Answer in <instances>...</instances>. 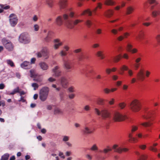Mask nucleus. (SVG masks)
Returning a JSON list of instances; mask_svg holds the SVG:
<instances>
[{
	"label": "nucleus",
	"mask_w": 160,
	"mask_h": 160,
	"mask_svg": "<svg viewBox=\"0 0 160 160\" xmlns=\"http://www.w3.org/2000/svg\"><path fill=\"white\" fill-rule=\"evenodd\" d=\"M94 110L95 113L98 116H101L104 120L110 118L111 117L110 112L106 108H101L100 109L95 108Z\"/></svg>",
	"instance_id": "obj_1"
},
{
	"label": "nucleus",
	"mask_w": 160,
	"mask_h": 160,
	"mask_svg": "<svg viewBox=\"0 0 160 160\" xmlns=\"http://www.w3.org/2000/svg\"><path fill=\"white\" fill-rule=\"evenodd\" d=\"M63 19L65 21V26L68 28L72 29L74 27V25H77L79 22H82V20L76 19L72 21L69 19V17L68 15L65 13L63 15Z\"/></svg>",
	"instance_id": "obj_2"
},
{
	"label": "nucleus",
	"mask_w": 160,
	"mask_h": 160,
	"mask_svg": "<svg viewBox=\"0 0 160 160\" xmlns=\"http://www.w3.org/2000/svg\"><path fill=\"white\" fill-rule=\"evenodd\" d=\"M49 92V89L48 87H44L40 89L39 93V98L42 101L44 102L47 100Z\"/></svg>",
	"instance_id": "obj_3"
},
{
	"label": "nucleus",
	"mask_w": 160,
	"mask_h": 160,
	"mask_svg": "<svg viewBox=\"0 0 160 160\" xmlns=\"http://www.w3.org/2000/svg\"><path fill=\"white\" fill-rule=\"evenodd\" d=\"M130 108L133 112H138L141 108V104L139 101L135 100L132 101L130 105Z\"/></svg>",
	"instance_id": "obj_4"
},
{
	"label": "nucleus",
	"mask_w": 160,
	"mask_h": 160,
	"mask_svg": "<svg viewBox=\"0 0 160 160\" xmlns=\"http://www.w3.org/2000/svg\"><path fill=\"white\" fill-rule=\"evenodd\" d=\"M9 18L10 26L13 27H15L18 21L17 16L14 13H12L10 15Z\"/></svg>",
	"instance_id": "obj_5"
},
{
	"label": "nucleus",
	"mask_w": 160,
	"mask_h": 160,
	"mask_svg": "<svg viewBox=\"0 0 160 160\" xmlns=\"http://www.w3.org/2000/svg\"><path fill=\"white\" fill-rule=\"evenodd\" d=\"M126 116L118 111H115L112 115V119L115 122H120L124 120Z\"/></svg>",
	"instance_id": "obj_6"
},
{
	"label": "nucleus",
	"mask_w": 160,
	"mask_h": 160,
	"mask_svg": "<svg viewBox=\"0 0 160 160\" xmlns=\"http://www.w3.org/2000/svg\"><path fill=\"white\" fill-rule=\"evenodd\" d=\"M20 42L24 43H28L30 42V39L29 35L27 33L21 34L19 38Z\"/></svg>",
	"instance_id": "obj_7"
},
{
	"label": "nucleus",
	"mask_w": 160,
	"mask_h": 160,
	"mask_svg": "<svg viewBox=\"0 0 160 160\" xmlns=\"http://www.w3.org/2000/svg\"><path fill=\"white\" fill-rule=\"evenodd\" d=\"M30 72L31 77L34 78V81L38 82H41L42 81V79L40 77V75L37 73L35 69H31L30 71Z\"/></svg>",
	"instance_id": "obj_8"
},
{
	"label": "nucleus",
	"mask_w": 160,
	"mask_h": 160,
	"mask_svg": "<svg viewBox=\"0 0 160 160\" xmlns=\"http://www.w3.org/2000/svg\"><path fill=\"white\" fill-rule=\"evenodd\" d=\"M155 6L152 5L151 9L153 10L152 12V15L153 17H156L160 15V5H157L155 3Z\"/></svg>",
	"instance_id": "obj_9"
},
{
	"label": "nucleus",
	"mask_w": 160,
	"mask_h": 160,
	"mask_svg": "<svg viewBox=\"0 0 160 160\" xmlns=\"http://www.w3.org/2000/svg\"><path fill=\"white\" fill-rule=\"evenodd\" d=\"M2 42L8 51H11L13 49V45L12 43L9 40L5 39H2Z\"/></svg>",
	"instance_id": "obj_10"
},
{
	"label": "nucleus",
	"mask_w": 160,
	"mask_h": 160,
	"mask_svg": "<svg viewBox=\"0 0 160 160\" xmlns=\"http://www.w3.org/2000/svg\"><path fill=\"white\" fill-rule=\"evenodd\" d=\"M60 69V67L58 65H57L52 69V72L53 73V76L58 77L61 75L62 72Z\"/></svg>",
	"instance_id": "obj_11"
},
{
	"label": "nucleus",
	"mask_w": 160,
	"mask_h": 160,
	"mask_svg": "<svg viewBox=\"0 0 160 160\" xmlns=\"http://www.w3.org/2000/svg\"><path fill=\"white\" fill-rule=\"evenodd\" d=\"M112 148L115 152L119 153H121L122 152H126L128 150V149L126 148H122L119 147L117 144H114L112 146Z\"/></svg>",
	"instance_id": "obj_12"
},
{
	"label": "nucleus",
	"mask_w": 160,
	"mask_h": 160,
	"mask_svg": "<svg viewBox=\"0 0 160 160\" xmlns=\"http://www.w3.org/2000/svg\"><path fill=\"white\" fill-rule=\"evenodd\" d=\"M148 108L146 107L144 108V114L143 115V117L145 119H148L150 118L152 116V113L151 111L148 110Z\"/></svg>",
	"instance_id": "obj_13"
},
{
	"label": "nucleus",
	"mask_w": 160,
	"mask_h": 160,
	"mask_svg": "<svg viewBox=\"0 0 160 160\" xmlns=\"http://www.w3.org/2000/svg\"><path fill=\"white\" fill-rule=\"evenodd\" d=\"M60 83L62 88H67L68 84V82L66 78L63 77L61 78Z\"/></svg>",
	"instance_id": "obj_14"
},
{
	"label": "nucleus",
	"mask_w": 160,
	"mask_h": 160,
	"mask_svg": "<svg viewBox=\"0 0 160 160\" xmlns=\"http://www.w3.org/2000/svg\"><path fill=\"white\" fill-rule=\"evenodd\" d=\"M40 68L43 71H47L49 68L48 65L44 62H41L38 64Z\"/></svg>",
	"instance_id": "obj_15"
},
{
	"label": "nucleus",
	"mask_w": 160,
	"mask_h": 160,
	"mask_svg": "<svg viewBox=\"0 0 160 160\" xmlns=\"http://www.w3.org/2000/svg\"><path fill=\"white\" fill-rule=\"evenodd\" d=\"M63 66L64 68L67 70H69L72 68L71 63L69 60L64 61Z\"/></svg>",
	"instance_id": "obj_16"
},
{
	"label": "nucleus",
	"mask_w": 160,
	"mask_h": 160,
	"mask_svg": "<svg viewBox=\"0 0 160 160\" xmlns=\"http://www.w3.org/2000/svg\"><path fill=\"white\" fill-rule=\"evenodd\" d=\"M42 57L45 59H47L49 58V51L48 49L46 47H44L41 50Z\"/></svg>",
	"instance_id": "obj_17"
},
{
	"label": "nucleus",
	"mask_w": 160,
	"mask_h": 160,
	"mask_svg": "<svg viewBox=\"0 0 160 160\" xmlns=\"http://www.w3.org/2000/svg\"><path fill=\"white\" fill-rule=\"evenodd\" d=\"M54 48L55 49H57L59 48V47L62 44V43L61 41L59 39H56L54 40Z\"/></svg>",
	"instance_id": "obj_18"
},
{
	"label": "nucleus",
	"mask_w": 160,
	"mask_h": 160,
	"mask_svg": "<svg viewBox=\"0 0 160 160\" xmlns=\"http://www.w3.org/2000/svg\"><path fill=\"white\" fill-rule=\"evenodd\" d=\"M82 131L85 134H90L93 132V131L87 126L84 127Z\"/></svg>",
	"instance_id": "obj_19"
},
{
	"label": "nucleus",
	"mask_w": 160,
	"mask_h": 160,
	"mask_svg": "<svg viewBox=\"0 0 160 160\" xmlns=\"http://www.w3.org/2000/svg\"><path fill=\"white\" fill-rule=\"evenodd\" d=\"M21 67L25 69H28L32 67L31 65L29 62L25 61L21 64Z\"/></svg>",
	"instance_id": "obj_20"
},
{
	"label": "nucleus",
	"mask_w": 160,
	"mask_h": 160,
	"mask_svg": "<svg viewBox=\"0 0 160 160\" xmlns=\"http://www.w3.org/2000/svg\"><path fill=\"white\" fill-rule=\"evenodd\" d=\"M67 0H61L59 2V6L60 9H64L67 6Z\"/></svg>",
	"instance_id": "obj_21"
},
{
	"label": "nucleus",
	"mask_w": 160,
	"mask_h": 160,
	"mask_svg": "<svg viewBox=\"0 0 160 160\" xmlns=\"http://www.w3.org/2000/svg\"><path fill=\"white\" fill-rule=\"evenodd\" d=\"M55 21L56 24L59 26L62 25L63 23V21L62 17L60 16L57 17Z\"/></svg>",
	"instance_id": "obj_22"
},
{
	"label": "nucleus",
	"mask_w": 160,
	"mask_h": 160,
	"mask_svg": "<svg viewBox=\"0 0 160 160\" xmlns=\"http://www.w3.org/2000/svg\"><path fill=\"white\" fill-rule=\"evenodd\" d=\"M141 58L140 57H137L135 59V61L136 62V63L135 64L134 66L136 69H137L138 68L140 65L139 62L141 60Z\"/></svg>",
	"instance_id": "obj_23"
},
{
	"label": "nucleus",
	"mask_w": 160,
	"mask_h": 160,
	"mask_svg": "<svg viewBox=\"0 0 160 160\" xmlns=\"http://www.w3.org/2000/svg\"><path fill=\"white\" fill-rule=\"evenodd\" d=\"M113 10L109 9L105 12V16L108 18H110L113 15Z\"/></svg>",
	"instance_id": "obj_24"
},
{
	"label": "nucleus",
	"mask_w": 160,
	"mask_h": 160,
	"mask_svg": "<svg viewBox=\"0 0 160 160\" xmlns=\"http://www.w3.org/2000/svg\"><path fill=\"white\" fill-rule=\"evenodd\" d=\"M115 3L113 0H106L104 1V4L107 5L112 6L114 5Z\"/></svg>",
	"instance_id": "obj_25"
},
{
	"label": "nucleus",
	"mask_w": 160,
	"mask_h": 160,
	"mask_svg": "<svg viewBox=\"0 0 160 160\" xmlns=\"http://www.w3.org/2000/svg\"><path fill=\"white\" fill-rule=\"evenodd\" d=\"M96 55L98 57L100 58L101 59H103L105 57L103 53V52L102 51H98L96 53Z\"/></svg>",
	"instance_id": "obj_26"
},
{
	"label": "nucleus",
	"mask_w": 160,
	"mask_h": 160,
	"mask_svg": "<svg viewBox=\"0 0 160 160\" xmlns=\"http://www.w3.org/2000/svg\"><path fill=\"white\" fill-rule=\"evenodd\" d=\"M144 35L143 33L141 32L136 37V39L137 41L140 42L143 38Z\"/></svg>",
	"instance_id": "obj_27"
},
{
	"label": "nucleus",
	"mask_w": 160,
	"mask_h": 160,
	"mask_svg": "<svg viewBox=\"0 0 160 160\" xmlns=\"http://www.w3.org/2000/svg\"><path fill=\"white\" fill-rule=\"evenodd\" d=\"M18 92H19V88L18 87L14 89L12 92L8 94L9 95H13Z\"/></svg>",
	"instance_id": "obj_28"
},
{
	"label": "nucleus",
	"mask_w": 160,
	"mask_h": 160,
	"mask_svg": "<svg viewBox=\"0 0 160 160\" xmlns=\"http://www.w3.org/2000/svg\"><path fill=\"white\" fill-rule=\"evenodd\" d=\"M46 3L48 6L50 8H52L53 6V1L52 0H47Z\"/></svg>",
	"instance_id": "obj_29"
},
{
	"label": "nucleus",
	"mask_w": 160,
	"mask_h": 160,
	"mask_svg": "<svg viewBox=\"0 0 160 160\" xmlns=\"http://www.w3.org/2000/svg\"><path fill=\"white\" fill-rule=\"evenodd\" d=\"M62 113L61 110L58 108H56L54 109V113L55 114H61Z\"/></svg>",
	"instance_id": "obj_30"
},
{
	"label": "nucleus",
	"mask_w": 160,
	"mask_h": 160,
	"mask_svg": "<svg viewBox=\"0 0 160 160\" xmlns=\"http://www.w3.org/2000/svg\"><path fill=\"white\" fill-rule=\"evenodd\" d=\"M137 76L138 77V79L140 80H143V72L142 71H140L137 74Z\"/></svg>",
	"instance_id": "obj_31"
},
{
	"label": "nucleus",
	"mask_w": 160,
	"mask_h": 160,
	"mask_svg": "<svg viewBox=\"0 0 160 160\" xmlns=\"http://www.w3.org/2000/svg\"><path fill=\"white\" fill-rule=\"evenodd\" d=\"M134 9L131 7H128L127 9L126 14H131L132 12L133 11Z\"/></svg>",
	"instance_id": "obj_32"
},
{
	"label": "nucleus",
	"mask_w": 160,
	"mask_h": 160,
	"mask_svg": "<svg viewBox=\"0 0 160 160\" xmlns=\"http://www.w3.org/2000/svg\"><path fill=\"white\" fill-rule=\"evenodd\" d=\"M87 14L89 16L92 15V12L89 9H87L84 11L81 14V15H84L85 14Z\"/></svg>",
	"instance_id": "obj_33"
},
{
	"label": "nucleus",
	"mask_w": 160,
	"mask_h": 160,
	"mask_svg": "<svg viewBox=\"0 0 160 160\" xmlns=\"http://www.w3.org/2000/svg\"><path fill=\"white\" fill-rule=\"evenodd\" d=\"M104 100L101 98H99L97 101V103L100 105H102L104 104Z\"/></svg>",
	"instance_id": "obj_34"
},
{
	"label": "nucleus",
	"mask_w": 160,
	"mask_h": 160,
	"mask_svg": "<svg viewBox=\"0 0 160 160\" xmlns=\"http://www.w3.org/2000/svg\"><path fill=\"white\" fill-rule=\"evenodd\" d=\"M98 149V147L96 144L93 145L90 148V150L92 151H97Z\"/></svg>",
	"instance_id": "obj_35"
},
{
	"label": "nucleus",
	"mask_w": 160,
	"mask_h": 160,
	"mask_svg": "<svg viewBox=\"0 0 160 160\" xmlns=\"http://www.w3.org/2000/svg\"><path fill=\"white\" fill-rule=\"evenodd\" d=\"M9 156V154L8 153L5 154L2 156L1 160H8Z\"/></svg>",
	"instance_id": "obj_36"
},
{
	"label": "nucleus",
	"mask_w": 160,
	"mask_h": 160,
	"mask_svg": "<svg viewBox=\"0 0 160 160\" xmlns=\"http://www.w3.org/2000/svg\"><path fill=\"white\" fill-rule=\"evenodd\" d=\"M69 136L66 135L63 136H62V140L63 142H66L69 140Z\"/></svg>",
	"instance_id": "obj_37"
},
{
	"label": "nucleus",
	"mask_w": 160,
	"mask_h": 160,
	"mask_svg": "<svg viewBox=\"0 0 160 160\" xmlns=\"http://www.w3.org/2000/svg\"><path fill=\"white\" fill-rule=\"evenodd\" d=\"M128 137L130 138L129 140L131 142H134L136 140L135 138L132 137V134L131 133L129 134Z\"/></svg>",
	"instance_id": "obj_38"
},
{
	"label": "nucleus",
	"mask_w": 160,
	"mask_h": 160,
	"mask_svg": "<svg viewBox=\"0 0 160 160\" xmlns=\"http://www.w3.org/2000/svg\"><path fill=\"white\" fill-rule=\"evenodd\" d=\"M126 106V104L124 102L120 103L118 105L119 107L121 109H123Z\"/></svg>",
	"instance_id": "obj_39"
},
{
	"label": "nucleus",
	"mask_w": 160,
	"mask_h": 160,
	"mask_svg": "<svg viewBox=\"0 0 160 160\" xmlns=\"http://www.w3.org/2000/svg\"><path fill=\"white\" fill-rule=\"evenodd\" d=\"M68 90L70 92H75V88L73 86H71L68 88Z\"/></svg>",
	"instance_id": "obj_40"
},
{
	"label": "nucleus",
	"mask_w": 160,
	"mask_h": 160,
	"mask_svg": "<svg viewBox=\"0 0 160 160\" xmlns=\"http://www.w3.org/2000/svg\"><path fill=\"white\" fill-rule=\"evenodd\" d=\"M152 123L148 122H144L141 123V125L145 127H149L152 125Z\"/></svg>",
	"instance_id": "obj_41"
},
{
	"label": "nucleus",
	"mask_w": 160,
	"mask_h": 160,
	"mask_svg": "<svg viewBox=\"0 0 160 160\" xmlns=\"http://www.w3.org/2000/svg\"><path fill=\"white\" fill-rule=\"evenodd\" d=\"M7 64L10 65L11 67H13L14 66L13 62L10 60H8L6 61Z\"/></svg>",
	"instance_id": "obj_42"
},
{
	"label": "nucleus",
	"mask_w": 160,
	"mask_h": 160,
	"mask_svg": "<svg viewBox=\"0 0 160 160\" xmlns=\"http://www.w3.org/2000/svg\"><path fill=\"white\" fill-rule=\"evenodd\" d=\"M121 57L120 55L117 56L113 58L114 61L115 62H117L120 59Z\"/></svg>",
	"instance_id": "obj_43"
},
{
	"label": "nucleus",
	"mask_w": 160,
	"mask_h": 160,
	"mask_svg": "<svg viewBox=\"0 0 160 160\" xmlns=\"http://www.w3.org/2000/svg\"><path fill=\"white\" fill-rule=\"evenodd\" d=\"M56 79L52 77H49L47 80V81L49 82H52L56 81Z\"/></svg>",
	"instance_id": "obj_44"
},
{
	"label": "nucleus",
	"mask_w": 160,
	"mask_h": 160,
	"mask_svg": "<svg viewBox=\"0 0 160 160\" xmlns=\"http://www.w3.org/2000/svg\"><path fill=\"white\" fill-rule=\"evenodd\" d=\"M59 54L62 57L65 56L67 55V53L64 50H62L60 52Z\"/></svg>",
	"instance_id": "obj_45"
},
{
	"label": "nucleus",
	"mask_w": 160,
	"mask_h": 160,
	"mask_svg": "<svg viewBox=\"0 0 160 160\" xmlns=\"http://www.w3.org/2000/svg\"><path fill=\"white\" fill-rule=\"evenodd\" d=\"M32 86L34 88V90H36L38 87V85L36 83H32Z\"/></svg>",
	"instance_id": "obj_46"
},
{
	"label": "nucleus",
	"mask_w": 160,
	"mask_h": 160,
	"mask_svg": "<svg viewBox=\"0 0 160 160\" xmlns=\"http://www.w3.org/2000/svg\"><path fill=\"white\" fill-rule=\"evenodd\" d=\"M86 24L87 26L89 28L92 24V22L90 20H87L86 22Z\"/></svg>",
	"instance_id": "obj_47"
},
{
	"label": "nucleus",
	"mask_w": 160,
	"mask_h": 160,
	"mask_svg": "<svg viewBox=\"0 0 160 160\" xmlns=\"http://www.w3.org/2000/svg\"><path fill=\"white\" fill-rule=\"evenodd\" d=\"M147 158L146 156L144 155H141L137 160H145Z\"/></svg>",
	"instance_id": "obj_48"
},
{
	"label": "nucleus",
	"mask_w": 160,
	"mask_h": 160,
	"mask_svg": "<svg viewBox=\"0 0 160 160\" xmlns=\"http://www.w3.org/2000/svg\"><path fill=\"white\" fill-rule=\"evenodd\" d=\"M0 6L1 8L4 9H7L10 8V6L9 5L5 6L4 5L0 4Z\"/></svg>",
	"instance_id": "obj_49"
},
{
	"label": "nucleus",
	"mask_w": 160,
	"mask_h": 160,
	"mask_svg": "<svg viewBox=\"0 0 160 160\" xmlns=\"http://www.w3.org/2000/svg\"><path fill=\"white\" fill-rule=\"evenodd\" d=\"M132 46L131 44L129 43H128L127 45V48L128 50L130 52V51L132 49Z\"/></svg>",
	"instance_id": "obj_50"
},
{
	"label": "nucleus",
	"mask_w": 160,
	"mask_h": 160,
	"mask_svg": "<svg viewBox=\"0 0 160 160\" xmlns=\"http://www.w3.org/2000/svg\"><path fill=\"white\" fill-rule=\"evenodd\" d=\"M33 28L35 31H37L39 30V26L37 24H35L33 26Z\"/></svg>",
	"instance_id": "obj_51"
},
{
	"label": "nucleus",
	"mask_w": 160,
	"mask_h": 160,
	"mask_svg": "<svg viewBox=\"0 0 160 160\" xmlns=\"http://www.w3.org/2000/svg\"><path fill=\"white\" fill-rule=\"evenodd\" d=\"M120 69L122 70H123L128 71L129 70L128 67L125 65H122V67L120 68Z\"/></svg>",
	"instance_id": "obj_52"
},
{
	"label": "nucleus",
	"mask_w": 160,
	"mask_h": 160,
	"mask_svg": "<svg viewBox=\"0 0 160 160\" xmlns=\"http://www.w3.org/2000/svg\"><path fill=\"white\" fill-rule=\"evenodd\" d=\"M108 148H104L103 150V152L104 153H107L108 152L111 151L112 149L111 148H109V147L108 146L107 147Z\"/></svg>",
	"instance_id": "obj_53"
},
{
	"label": "nucleus",
	"mask_w": 160,
	"mask_h": 160,
	"mask_svg": "<svg viewBox=\"0 0 160 160\" xmlns=\"http://www.w3.org/2000/svg\"><path fill=\"white\" fill-rule=\"evenodd\" d=\"M36 55H37V57L38 58H40L42 57V51H41L40 52H37L36 53Z\"/></svg>",
	"instance_id": "obj_54"
},
{
	"label": "nucleus",
	"mask_w": 160,
	"mask_h": 160,
	"mask_svg": "<svg viewBox=\"0 0 160 160\" xmlns=\"http://www.w3.org/2000/svg\"><path fill=\"white\" fill-rule=\"evenodd\" d=\"M52 86L53 88H55L56 90L57 91H59L61 89L60 87H57V86L55 84H52Z\"/></svg>",
	"instance_id": "obj_55"
},
{
	"label": "nucleus",
	"mask_w": 160,
	"mask_h": 160,
	"mask_svg": "<svg viewBox=\"0 0 160 160\" xmlns=\"http://www.w3.org/2000/svg\"><path fill=\"white\" fill-rule=\"evenodd\" d=\"M128 76L130 77L132 76L133 75V72L131 69H129L128 70Z\"/></svg>",
	"instance_id": "obj_56"
},
{
	"label": "nucleus",
	"mask_w": 160,
	"mask_h": 160,
	"mask_svg": "<svg viewBox=\"0 0 160 160\" xmlns=\"http://www.w3.org/2000/svg\"><path fill=\"white\" fill-rule=\"evenodd\" d=\"M90 107L88 105H85L84 107V109L87 111L90 110Z\"/></svg>",
	"instance_id": "obj_57"
},
{
	"label": "nucleus",
	"mask_w": 160,
	"mask_h": 160,
	"mask_svg": "<svg viewBox=\"0 0 160 160\" xmlns=\"http://www.w3.org/2000/svg\"><path fill=\"white\" fill-rule=\"evenodd\" d=\"M149 148V149L152 151L156 152L157 151V149L156 148L153 147V146H150Z\"/></svg>",
	"instance_id": "obj_58"
},
{
	"label": "nucleus",
	"mask_w": 160,
	"mask_h": 160,
	"mask_svg": "<svg viewBox=\"0 0 160 160\" xmlns=\"http://www.w3.org/2000/svg\"><path fill=\"white\" fill-rule=\"evenodd\" d=\"M118 30L116 29H113L111 30V32L114 34H116L118 33Z\"/></svg>",
	"instance_id": "obj_59"
},
{
	"label": "nucleus",
	"mask_w": 160,
	"mask_h": 160,
	"mask_svg": "<svg viewBox=\"0 0 160 160\" xmlns=\"http://www.w3.org/2000/svg\"><path fill=\"white\" fill-rule=\"evenodd\" d=\"M138 128V127H137L136 126H132V129H131L132 132L135 131L137 130Z\"/></svg>",
	"instance_id": "obj_60"
},
{
	"label": "nucleus",
	"mask_w": 160,
	"mask_h": 160,
	"mask_svg": "<svg viewBox=\"0 0 160 160\" xmlns=\"http://www.w3.org/2000/svg\"><path fill=\"white\" fill-rule=\"evenodd\" d=\"M102 33V30L100 28L97 29L96 30V33L98 34H100Z\"/></svg>",
	"instance_id": "obj_61"
},
{
	"label": "nucleus",
	"mask_w": 160,
	"mask_h": 160,
	"mask_svg": "<svg viewBox=\"0 0 160 160\" xmlns=\"http://www.w3.org/2000/svg\"><path fill=\"white\" fill-rule=\"evenodd\" d=\"M149 2L151 4L156 3V4H158V2H156V0H149Z\"/></svg>",
	"instance_id": "obj_62"
},
{
	"label": "nucleus",
	"mask_w": 160,
	"mask_h": 160,
	"mask_svg": "<svg viewBox=\"0 0 160 160\" xmlns=\"http://www.w3.org/2000/svg\"><path fill=\"white\" fill-rule=\"evenodd\" d=\"M103 90L104 92L106 94H108L110 92V90L108 88H105Z\"/></svg>",
	"instance_id": "obj_63"
},
{
	"label": "nucleus",
	"mask_w": 160,
	"mask_h": 160,
	"mask_svg": "<svg viewBox=\"0 0 160 160\" xmlns=\"http://www.w3.org/2000/svg\"><path fill=\"white\" fill-rule=\"evenodd\" d=\"M63 48L64 49V51H65L66 52L67 51H68L69 49V46H68L67 45H65L64 46Z\"/></svg>",
	"instance_id": "obj_64"
}]
</instances>
